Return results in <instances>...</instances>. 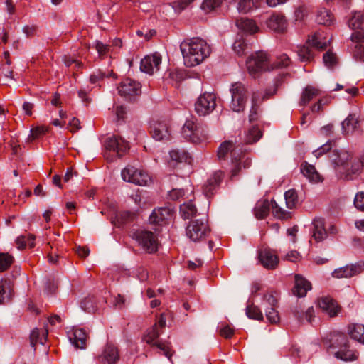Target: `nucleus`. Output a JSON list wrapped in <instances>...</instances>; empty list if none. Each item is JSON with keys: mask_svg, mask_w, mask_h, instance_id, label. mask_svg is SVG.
<instances>
[{"mask_svg": "<svg viewBox=\"0 0 364 364\" xmlns=\"http://www.w3.org/2000/svg\"><path fill=\"white\" fill-rule=\"evenodd\" d=\"M290 63V58L286 54H282L277 57L276 60L272 63L267 53L258 51L252 54L247 58L246 65L250 75L252 77L256 78L258 77L262 72L269 71L274 68H285L288 66Z\"/></svg>", "mask_w": 364, "mask_h": 364, "instance_id": "obj_1", "label": "nucleus"}, {"mask_svg": "<svg viewBox=\"0 0 364 364\" xmlns=\"http://www.w3.org/2000/svg\"><path fill=\"white\" fill-rule=\"evenodd\" d=\"M184 63L188 67H193L207 58L211 49L207 42L200 38H192L183 41L181 46Z\"/></svg>", "mask_w": 364, "mask_h": 364, "instance_id": "obj_2", "label": "nucleus"}, {"mask_svg": "<svg viewBox=\"0 0 364 364\" xmlns=\"http://www.w3.org/2000/svg\"><path fill=\"white\" fill-rule=\"evenodd\" d=\"M330 39L326 37L323 32H316L309 37L306 44L297 47V54L299 60L303 62L311 61L314 56L311 47L323 50L326 48Z\"/></svg>", "mask_w": 364, "mask_h": 364, "instance_id": "obj_3", "label": "nucleus"}, {"mask_svg": "<svg viewBox=\"0 0 364 364\" xmlns=\"http://www.w3.org/2000/svg\"><path fill=\"white\" fill-rule=\"evenodd\" d=\"M166 326V316L164 314H161L158 318L156 323L147 330L146 333L144 336V341L152 346H156L159 348L163 354L168 359L171 357V353L169 351V348L167 346L164 344L161 340L159 339L163 329Z\"/></svg>", "mask_w": 364, "mask_h": 364, "instance_id": "obj_4", "label": "nucleus"}, {"mask_svg": "<svg viewBox=\"0 0 364 364\" xmlns=\"http://www.w3.org/2000/svg\"><path fill=\"white\" fill-rule=\"evenodd\" d=\"M240 152H241V148L239 146H235L230 141H225L218 148V157L220 159H225L229 154L231 157L232 162L234 164L232 177L235 176L241 169L240 161L242 159Z\"/></svg>", "mask_w": 364, "mask_h": 364, "instance_id": "obj_5", "label": "nucleus"}, {"mask_svg": "<svg viewBox=\"0 0 364 364\" xmlns=\"http://www.w3.org/2000/svg\"><path fill=\"white\" fill-rule=\"evenodd\" d=\"M183 137L187 141L199 144L207 139L208 134L205 128L193 120H186L181 130Z\"/></svg>", "mask_w": 364, "mask_h": 364, "instance_id": "obj_6", "label": "nucleus"}, {"mask_svg": "<svg viewBox=\"0 0 364 364\" xmlns=\"http://www.w3.org/2000/svg\"><path fill=\"white\" fill-rule=\"evenodd\" d=\"M210 232L206 219H196L189 223L186 227L187 237L193 242H198L205 240Z\"/></svg>", "mask_w": 364, "mask_h": 364, "instance_id": "obj_7", "label": "nucleus"}, {"mask_svg": "<svg viewBox=\"0 0 364 364\" xmlns=\"http://www.w3.org/2000/svg\"><path fill=\"white\" fill-rule=\"evenodd\" d=\"M231 93V109L236 112H242L247 102V90L244 84L237 82L231 85L230 88Z\"/></svg>", "mask_w": 364, "mask_h": 364, "instance_id": "obj_8", "label": "nucleus"}, {"mask_svg": "<svg viewBox=\"0 0 364 364\" xmlns=\"http://www.w3.org/2000/svg\"><path fill=\"white\" fill-rule=\"evenodd\" d=\"M105 148L104 156L112 161L115 155L121 157L129 146V143L121 136H113L106 139Z\"/></svg>", "mask_w": 364, "mask_h": 364, "instance_id": "obj_9", "label": "nucleus"}, {"mask_svg": "<svg viewBox=\"0 0 364 364\" xmlns=\"http://www.w3.org/2000/svg\"><path fill=\"white\" fill-rule=\"evenodd\" d=\"M121 176L124 181L138 186H146L151 181V178L146 171L132 166L125 167L122 171Z\"/></svg>", "mask_w": 364, "mask_h": 364, "instance_id": "obj_10", "label": "nucleus"}, {"mask_svg": "<svg viewBox=\"0 0 364 364\" xmlns=\"http://www.w3.org/2000/svg\"><path fill=\"white\" fill-rule=\"evenodd\" d=\"M132 237L145 251L152 253L157 250L158 240L152 232L139 230L133 232Z\"/></svg>", "mask_w": 364, "mask_h": 364, "instance_id": "obj_11", "label": "nucleus"}, {"mask_svg": "<svg viewBox=\"0 0 364 364\" xmlns=\"http://www.w3.org/2000/svg\"><path fill=\"white\" fill-rule=\"evenodd\" d=\"M216 107V96L212 92L201 94L195 102V110L200 116L210 114Z\"/></svg>", "mask_w": 364, "mask_h": 364, "instance_id": "obj_12", "label": "nucleus"}, {"mask_svg": "<svg viewBox=\"0 0 364 364\" xmlns=\"http://www.w3.org/2000/svg\"><path fill=\"white\" fill-rule=\"evenodd\" d=\"M349 27L355 30L351 35L353 41L360 42L364 41V11H354L348 21Z\"/></svg>", "mask_w": 364, "mask_h": 364, "instance_id": "obj_13", "label": "nucleus"}, {"mask_svg": "<svg viewBox=\"0 0 364 364\" xmlns=\"http://www.w3.org/2000/svg\"><path fill=\"white\" fill-rule=\"evenodd\" d=\"M312 237L316 242H321L326 239L328 235H334L337 233V228L333 225H325L323 218H316L312 223Z\"/></svg>", "mask_w": 364, "mask_h": 364, "instance_id": "obj_14", "label": "nucleus"}, {"mask_svg": "<svg viewBox=\"0 0 364 364\" xmlns=\"http://www.w3.org/2000/svg\"><path fill=\"white\" fill-rule=\"evenodd\" d=\"M336 341L340 346L339 350L335 353L336 358L343 361H353L358 358V353L350 347L344 335L339 334Z\"/></svg>", "mask_w": 364, "mask_h": 364, "instance_id": "obj_15", "label": "nucleus"}, {"mask_svg": "<svg viewBox=\"0 0 364 364\" xmlns=\"http://www.w3.org/2000/svg\"><path fill=\"white\" fill-rule=\"evenodd\" d=\"M261 305L265 311L267 320L270 323H276L279 321V316L276 309L277 300L273 294H264Z\"/></svg>", "mask_w": 364, "mask_h": 364, "instance_id": "obj_16", "label": "nucleus"}, {"mask_svg": "<svg viewBox=\"0 0 364 364\" xmlns=\"http://www.w3.org/2000/svg\"><path fill=\"white\" fill-rule=\"evenodd\" d=\"M161 64V56L159 53H155L144 57L140 63V70L149 75H153L159 70Z\"/></svg>", "mask_w": 364, "mask_h": 364, "instance_id": "obj_17", "label": "nucleus"}, {"mask_svg": "<svg viewBox=\"0 0 364 364\" xmlns=\"http://www.w3.org/2000/svg\"><path fill=\"white\" fill-rule=\"evenodd\" d=\"M259 259L262 265L267 269H274L279 263V257L275 251L267 247L260 250Z\"/></svg>", "mask_w": 364, "mask_h": 364, "instance_id": "obj_18", "label": "nucleus"}, {"mask_svg": "<svg viewBox=\"0 0 364 364\" xmlns=\"http://www.w3.org/2000/svg\"><path fill=\"white\" fill-rule=\"evenodd\" d=\"M350 159V153L344 150L334 149L330 154V160L334 165L336 171L340 175L343 172L342 169H346V166Z\"/></svg>", "mask_w": 364, "mask_h": 364, "instance_id": "obj_19", "label": "nucleus"}, {"mask_svg": "<svg viewBox=\"0 0 364 364\" xmlns=\"http://www.w3.org/2000/svg\"><path fill=\"white\" fill-rule=\"evenodd\" d=\"M119 358L118 349L113 344L107 343L97 356L100 364H115Z\"/></svg>", "mask_w": 364, "mask_h": 364, "instance_id": "obj_20", "label": "nucleus"}, {"mask_svg": "<svg viewBox=\"0 0 364 364\" xmlns=\"http://www.w3.org/2000/svg\"><path fill=\"white\" fill-rule=\"evenodd\" d=\"M117 89L119 94L126 97L139 95L141 93V85L131 79L123 80Z\"/></svg>", "mask_w": 364, "mask_h": 364, "instance_id": "obj_21", "label": "nucleus"}, {"mask_svg": "<svg viewBox=\"0 0 364 364\" xmlns=\"http://www.w3.org/2000/svg\"><path fill=\"white\" fill-rule=\"evenodd\" d=\"M152 137L156 141L168 140L170 138V129L164 122H154L151 124Z\"/></svg>", "mask_w": 364, "mask_h": 364, "instance_id": "obj_22", "label": "nucleus"}, {"mask_svg": "<svg viewBox=\"0 0 364 364\" xmlns=\"http://www.w3.org/2000/svg\"><path fill=\"white\" fill-rule=\"evenodd\" d=\"M318 306L331 317L336 316L339 311V306L336 301L330 296H323L318 299Z\"/></svg>", "mask_w": 364, "mask_h": 364, "instance_id": "obj_23", "label": "nucleus"}, {"mask_svg": "<svg viewBox=\"0 0 364 364\" xmlns=\"http://www.w3.org/2000/svg\"><path fill=\"white\" fill-rule=\"evenodd\" d=\"M360 122L359 117L356 114H350L341 123L343 134H353L359 129Z\"/></svg>", "mask_w": 364, "mask_h": 364, "instance_id": "obj_24", "label": "nucleus"}, {"mask_svg": "<svg viewBox=\"0 0 364 364\" xmlns=\"http://www.w3.org/2000/svg\"><path fill=\"white\" fill-rule=\"evenodd\" d=\"M295 285L293 293L298 297H304L311 289V283L299 274L295 275Z\"/></svg>", "mask_w": 364, "mask_h": 364, "instance_id": "obj_25", "label": "nucleus"}, {"mask_svg": "<svg viewBox=\"0 0 364 364\" xmlns=\"http://www.w3.org/2000/svg\"><path fill=\"white\" fill-rule=\"evenodd\" d=\"M361 268L358 265L351 264L335 269L332 275L336 278H348L359 274Z\"/></svg>", "mask_w": 364, "mask_h": 364, "instance_id": "obj_26", "label": "nucleus"}, {"mask_svg": "<svg viewBox=\"0 0 364 364\" xmlns=\"http://www.w3.org/2000/svg\"><path fill=\"white\" fill-rule=\"evenodd\" d=\"M267 25L271 30L282 33L287 28V22L283 16L272 15L267 21Z\"/></svg>", "mask_w": 364, "mask_h": 364, "instance_id": "obj_27", "label": "nucleus"}, {"mask_svg": "<svg viewBox=\"0 0 364 364\" xmlns=\"http://www.w3.org/2000/svg\"><path fill=\"white\" fill-rule=\"evenodd\" d=\"M87 333L82 328L74 329L73 333L69 336L71 343L77 348H85L87 341Z\"/></svg>", "mask_w": 364, "mask_h": 364, "instance_id": "obj_28", "label": "nucleus"}, {"mask_svg": "<svg viewBox=\"0 0 364 364\" xmlns=\"http://www.w3.org/2000/svg\"><path fill=\"white\" fill-rule=\"evenodd\" d=\"M363 166V161L362 159H355L351 164L350 168L343 171L340 177L346 180H353L360 173Z\"/></svg>", "mask_w": 364, "mask_h": 364, "instance_id": "obj_29", "label": "nucleus"}, {"mask_svg": "<svg viewBox=\"0 0 364 364\" xmlns=\"http://www.w3.org/2000/svg\"><path fill=\"white\" fill-rule=\"evenodd\" d=\"M260 93L259 92H253L252 95V106L249 114V121L250 122L257 121L260 116Z\"/></svg>", "mask_w": 364, "mask_h": 364, "instance_id": "obj_30", "label": "nucleus"}, {"mask_svg": "<svg viewBox=\"0 0 364 364\" xmlns=\"http://www.w3.org/2000/svg\"><path fill=\"white\" fill-rule=\"evenodd\" d=\"M321 95V90L312 85H307L303 90L301 99H300V105L305 106L311 100H312L316 97Z\"/></svg>", "mask_w": 364, "mask_h": 364, "instance_id": "obj_31", "label": "nucleus"}, {"mask_svg": "<svg viewBox=\"0 0 364 364\" xmlns=\"http://www.w3.org/2000/svg\"><path fill=\"white\" fill-rule=\"evenodd\" d=\"M48 333V330L47 328L39 329L38 328H34L30 335V342L31 345L33 348H35V346L37 343H41L43 345L46 340L47 336Z\"/></svg>", "mask_w": 364, "mask_h": 364, "instance_id": "obj_32", "label": "nucleus"}, {"mask_svg": "<svg viewBox=\"0 0 364 364\" xmlns=\"http://www.w3.org/2000/svg\"><path fill=\"white\" fill-rule=\"evenodd\" d=\"M262 4V0H240L237 8L240 13L247 14L260 7Z\"/></svg>", "mask_w": 364, "mask_h": 364, "instance_id": "obj_33", "label": "nucleus"}, {"mask_svg": "<svg viewBox=\"0 0 364 364\" xmlns=\"http://www.w3.org/2000/svg\"><path fill=\"white\" fill-rule=\"evenodd\" d=\"M222 178L223 173L221 171H218L208 180L207 183L204 186V192L207 196L213 193V191L221 182Z\"/></svg>", "mask_w": 364, "mask_h": 364, "instance_id": "obj_34", "label": "nucleus"}, {"mask_svg": "<svg viewBox=\"0 0 364 364\" xmlns=\"http://www.w3.org/2000/svg\"><path fill=\"white\" fill-rule=\"evenodd\" d=\"M171 211L167 208L154 209L149 216V222L152 224H159L160 222L167 219Z\"/></svg>", "mask_w": 364, "mask_h": 364, "instance_id": "obj_35", "label": "nucleus"}, {"mask_svg": "<svg viewBox=\"0 0 364 364\" xmlns=\"http://www.w3.org/2000/svg\"><path fill=\"white\" fill-rule=\"evenodd\" d=\"M348 334L353 340L364 344V325L353 324L349 326Z\"/></svg>", "mask_w": 364, "mask_h": 364, "instance_id": "obj_36", "label": "nucleus"}, {"mask_svg": "<svg viewBox=\"0 0 364 364\" xmlns=\"http://www.w3.org/2000/svg\"><path fill=\"white\" fill-rule=\"evenodd\" d=\"M236 26L238 28L251 34L257 32L259 30L255 21L248 18H240L237 20L236 21Z\"/></svg>", "mask_w": 364, "mask_h": 364, "instance_id": "obj_37", "label": "nucleus"}, {"mask_svg": "<svg viewBox=\"0 0 364 364\" xmlns=\"http://www.w3.org/2000/svg\"><path fill=\"white\" fill-rule=\"evenodd\" d=\"M303 175L313 182H318L321 181V176L312 165L306 163L301 168Z\"/></svg>", "mask_w": 364, "mask_h": 364, "instance_id": "obj_38", "label": "nucleus"}, {"mask_svg": "<svg viewBox=\"0 0 364 364\" xmlns=\"http://www.w3.org/2000/svg\"><path fill=\"white\" fill-rule=\"evenodd\" d=\"M316 20L319 24L330 26L333 22V16L328 10L323 8L318 11Z\"/></svg>", "mask_w": 364, "mask_h": 364, "instance_id": "obj_39", "label": "nucleus"}, {"mask_svg": "<svg viewBox=\"0 0 364 364\" xmlns=\"http://www.w3.org/2000/svg\"><path fill=\"white\" fill-rule=\"evenodd\" d=\"M294 313L299 321H303L305 318L307 322L311 323V320L314 316V310L313 307H309L305 311H304L301 306H296Z\"/></svg>", "mask_w": 364, "mask_h": 364, "instance_id": "obj_40", "label": "nucleus"}, {"mask_svg": "<svg viewBox=\"0 0 364 364\" xmlns=\"http://www.w3.org/2000/svg\"><path fill=\"white\" fill-rule=\"evenodd\" d=\"M197 209L192 200H189L180 206V213L184 219H188L196 215Z\"/></svg>", "mask_w": 364, "mask_h": 364, "instance_id": "obj_41", "label": "nucleus"}, {"mask_svg": "<svg viewBox=\"0 0 364 364\" xmlns=\"http://www.w3.org/2000/svg\"><path fill=\"white\" fill-rule=\"evenodd\" d=\"M271 208V202L264 200L258 203L255 208V216L259 219H262L267 216Z\"/></svg>", "mask_w": 364, "mask_h": 364, "instance_id": "obj_42", "label": "nucleus"}, {"mask_svg": "<svg viewBox=\"0 0 364 364\" xmlns=\"http://www.w3.org/2000/svg\"><path fill=\"white\" fill-rule=\"evenodd\" d=\"M271 208L274 217L282 220H286L291 218V213L284 210L274 200H271Z\"/></svg>", "mask_w": 364, "mask_h": 364, "instance_id": "obj_43", "label": "nucleus"}, {"mask_svg": "<svg viewBox=\"0 0 364 364\" xmlns=\"http://www.w3.org/2000/svg\"><path fill=\"white\" fill-rule=\"evenodd\" d=\"M135 213L131 211H122L115 216V220L113 223L121 225L129 223L135 218Z\"/></svg>", "mask_w": 364, "mask_h": 364, "instance_id": "obj_44", "label": "nucleus"}, {"mask_svg": "<svg viewBox=\"0 0 364 364\" xmlns=\"http://www.w3.org/2000/svg\"><path fill=\"white\" fill-rule=\"evenodd\" d=\"M262 136L261 131L257 127L252 126L245 134V141L247 144H252L257 141Z\"/></svg>", "mask_w": 364, "mask_h": 364, "instance_id": "obj_45", "label": "nucleus"}, {"mask_svg": "<svg viewBox=\"0 0 364 364\" xmlns=\"http://www.w3.org/2000/svg\"><path fill=\"white\" fill-rule=\"evenodd\" d=\"M11 289L6 281L0 282V304H4L10 300Z\"/></svg>", "mask_w": 364, "mask_h": 364, "instance_id": "obj_46", "label": "nucleus"}, {"mask_svg": "<svg viewBox=\"0 0 364 364\" xmlns=\"http://www.w3.org/2000/svg\"><path fill=\"white\" fill-rule=\"evenodd\" d=\"M284 199L286 205L289 209L295 208L298 203L297 193L294 189H290L285 192Z\"/></svg>", "mask_w": 364, "mask_h": 364, "instance_id": "obj_47", "label": "nucleus"}, {"mask_svg": "<svg viewBox=\"0 0 364 364\" xmlns=\"http://www.w3.org/2000/svg\"><path fill=\"white\" fill-rule=\"evenodd\" d=\"M232 49L237 55L242 56L247 53V51L250 50V48L244 39L239 38L237 39L233 43Z\"/></svg>", "mask_w": 364, "mask_h": 364, "instance_id": "obj_48", "label": "nucleus"}, {"mask_svg": "<svg viewBox=\"0 0 364 364\" xmlns=\"http://www.w3.org/2000/svg\"><path fill=\"white\" fill-rule=\"evenodd\" d=\"M169 155L171 159L176 162H188L191 159L188 154L183 150H171Z\"/></svg>", "mask_w": 364, "mask_h": 364, "instance_id": "obj_49", "label": "nucleus"}, {"mask_svg": "<svg viewBox=\"0 0 364 364\" xmlns=\"http://www.w3.org/2000/svg\"><path fill=\"white\" fill-rule=\"evenodd\" d=\"M246 315L251 319L261 321L263 319V314L259 308L254 304H249L246 307Z\"/></svg>", "mask_w": 364, "mask_h": 364, "instance_id": "obj_50", "label": "nucleus"}, {"mask_svg": "<svg viewBox=\"0 0 364 364\" xmlns=\"http://www.w3.org/2000/svg\"><path fill=\"white\" fill-rule=\"evenodd\" d=\"M222 3V0H204L201 9L205 13H210L218 9Z\"/></svg>", "mask_w": 364, "mask_h": 364, "instance_id": "obj_51", "label": "nucleus"}, {"mask_svg": "<svg viewBox=\"0 0 364 364\" xmlns=\"http://www.w3.org/2000/svg\"><path fill=\"white\" fill-rule=\"evenodd\" d=\"M324 65L328 68H333L338 63V59L335 53L332 51H327L323 56Z\"/></svg>", "mask_w": 364, "mask_h": 364, "instance_id": "obj_52", "label": "nucleus"}, {"mask_svg": "<svg viewBox=\"0 0 364 364\" xmlns=\"http://www.w3.org/2000/svg\"><path fill=\"white\" fill-rule=\"evenodd\" d=\"M13 262V257L6 253H0V272L7 269Z\"/></svg>", "mask_w": 364, "mask_h": 364, "instance_id": "obj_53", "label": "nucleus"}, {"mask_svg": "<svg viewBox=\"0 0 364 364\" xmlns=\"http://www.w3.org/2000/svg\"><path fill=\"white\" fill-rule=\"evenodd\" d=\"M356 43V41H355ZM354 47V50L353 51V55L355 60L363 62L364 61V47L358 43Z\"/></svg>", "mask_w": 364, "mask_h": 364, "instance_id": "obj_54", "label": "nucleus"}, {"mask_svg": "<svg viewBox=\"0 0 364 364\" xmlns=\"http://www.w3.org/2000/svg\"><path fill=\"white\" fill-rule=\"evenodd\" d=\"M95 48L100 56H103L109 50V46L99 41H95Z\"/></svg>", "mask_w": 364, "mask_h": 364, "instance_id": "obj_55", "label": "nucleus"}, {"mask_svg": "<svg viewBox=\"0 0 364 364\" xmlns=\"http://www.w3.org/2000/svg\"><path fill=\"white\" fill-rule=\"evenodd\" d=\"M218 328H220V334L225 338H230L234 333V329L228 325L221 324Z\"/></svg>", "mask_w": 364, "mask_h": 364, "instance_id": "obj_56", "label": "nucleus"}, {"mask_svg": "<svg viewBox=\"0 0 364 364\" xmlns=\"http://www.w3.org/2000/svg\"><path fill=\"white\" fill-rule=\"evenodd\" d=\"M354 205L355 208L361 211H364V193L360 192L355 195L354 198Z\"/></svg>", "mask_w": 364, "mask_h": 364, "instance_id": "obj_57", "label": "nucleus"}, {"mask_svg": "<svg viewBox=\"0 0 364 364\" xmlns=\"http://www.w3.org/2000/svg\"><path fill=\"white\" fill-rule=\"evenodd\" d=\"M331 142L328 141L316 150H315L313 154L318 159L323 154H326L327 151H330L331 149Z\"/></svg>", "mask_w": 364, "mask_h": 364, "instance_id": "obj_58", "label": "nucleus"}, {"mask_svg": "<svg viewBox=\"0 0 364 364\" xmlns=\"http://www.w3.org/2000/svg\"><path fill=\"white\" fill-rule=\"evenodd\" d=\"M11 62L10 60H7V65H4L1 68V74L6 78L13 79V70L10 68Z\"/></svg>", "mask_w": 364, "mask_h": 364, "instance_id": "obj_59", "label": "nucleus"}, {"mask_svg": "<svg viewBox=\"0 0 364 364\" xmlns=\"http://www.w3.org/2000/svg\"><path fill=\"white\" fill-rule=\"evenodd\" d=\"M301 255L300 254L295 250H291L286 254L284 256V259L291 262H296L297 261L300 260Z\"/></svg>", "mask_w": 364, "mask_h": 364, "instance_id": "obj_60", "label": "nucleus"}, {"mask_svg": "<svg viewBox=\"0 0 364 364\" xmlns=\"http://www.w3.org/2000/svg\"><path fill=\"white\" fill-rule=\"evenodd\" d=\"M194 1L195 0H180L173 3V8L176 11H181Z\"/></svg>", "mask_w": 364, "mask_h": 364, "instance_id": "obj_61", "label": "nucleus"}, {"mask_svg": "<svg viewBox=\"0 0 364 364\" xmlns=\"http://www.w3.org/2000/svg\"><path fill=\"white\" fill-rule=\"evenodd\" d=\"M81 308L86 311L90 312L95 309L93 301L90 298H86L81 302Z\"/></svg>", "mask_w": 364, "mask_h": 364, "instance_id": "obj_62", "label": "nucleus"}, {"mask_svg": "<svg viewBox=\"0 0 364 364\" xmlns=\"http://www.w3.org/2000/svg\"><path fill=\"white\" fill-rule=\"evenodd\" d=\"M184 195L183 189L173 188L168 192V197L173 200H178Z\"/></svg>", "mask_w": 364, "mask_h": 364, "instance_id": "obj_63", "label": "nucleus"}, {"mask_svg": "<svg viewBox=\"0 0 364 364\" xmlns=\"http://www.w3.org/2000/svg\"><path fill=\"white\" fill-rule=\"evenodd\" d=\"M63 60L65 65L67 67H70L73 63H75V66L77 67L78 68H80L82 67V63H79L78 61H77L76 60L72 58L70 56L64 55L63 57Z\"/></svg>", "mask_w": 364, "mask_h": 364, "instance_id": "obj_64", "label": "nucleus"}]
</instances>
